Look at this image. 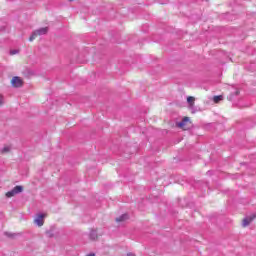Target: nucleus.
<instances>
[{
	"mask_svg": "<svg viewBox=\"0 0 256 256\" xmlns=\"http://www.w3.org/2000/svg\"><path fill=\"white\" fill-rule=\"evenodd\" d=\"M49 31L48 27H44V28H40L38 30H35L32 35L29 37V41H35V39H37V37L41 36V35H47Z\"/></svg>",
	"mask_w": 256,
	"mask_h": 256,
	"instance_id": "f257e3e1",
	"label": "nucleus"
},
{
	"mask_svg": "<svg viewBox=\"0 0 256 256\" xmlns=\"http://www.w3.org/2000/svg\"><path fill=\"white\" fill-rule=\"evenodd\" d=\"M177 127L183 129V131H188L191 127V120L189 117L185 116L181 122L177 123Z\"/></svg>",
	"mask_w": 256,
	"mask_h": 256,
	"instance_id": "f03ea898",
	"label": "nucleus"
},
{
	"mask_svg": "<svg viewBox=\"0 0 256 256\" xmlns=\"http://www.w3.org/2000/svg\"><path fill=\"white\" fill-rule=\"evenodd\" d=\"M23 193V186H15L11 191L6 192V197L11 198Z\"/></svg>",
	"mask_w": 256,
	"mask_h": 256,
	"instance_id": "7ed1b4c3",
	"label": "nucleus"
},
{
	"mask_svg": "<svg viewBox=\"0 0 256 256\" xmlns=\"http://www.w3.org/2000/svg\"><path fill=\"white\" fill-rule=\"evenodd\" d=\"M45 217H47V213L38 214L34 219V223L38 225V227H43V225L45 224Z\"/></svg>",
	"mask_w": 256,
	"mask_h": 256,
	"instance_id": "20e7f679",
	"label": "nucleus"
},
{
	"mask_svg": "<svg viewBox=\"0 0 256 256\" xmlns=\"http://www.w3.org/2000/svg\"><path fill=\"white\" fill-rule=\"evenodd\" d=\"M256 219V214H252L250 216H247L242 220V227H249L253 221Z\"/></svg>",
	"mask_w": 256,
	"mask_h": 256,
	"instance_id": "39448f33",
	"label": "nucleus"
},
{
	"mask_svg": "<svg viewBox=\"0 0 256 256\" xmlns=\"http://www.w3.org/2000/svg\"><path fill=\"white\" fill-rule=\"evenodd\" d=\"M11 85L16 87V88H19V87H23V79H21L20 77L18 76H14L12 79H11Z\"/></svg>",
	"mask_w": 256,
	"mask_h": 256,
	"instance_id": "423d86ee",
	"label": "nucleus"
},
{
	"mask_svg": "<svg viewBox=\"0 0 256 256\" xmlns=\"http://www.w3.org/2000/svg\"><path fill=\"white\" fill-rule=\"evenodd\" d=\"M7 153H11V146L5 145L3 149H0V155H5Z\"/></svg>",
	"mask_w": 256,
	"mask_h": 256,
	"instance_id": "0eeeda50",
	"label": "nucleus"
},
{
	"mask_svg": "<svg viewBox=\"0 0 256 256\" xmlns=\"http://www.w3.org/2000/svg\"><path fill=\"white\" fill-rule=\"evenodd\" d=\"M127 219H129V215L123 214L122 216H119L118 218H116V222L121 223L123 221H127Z\"/></svg>",
	"mask_w": 256,
	"mask_h": 256,
	"instance_id": "6e6552de",
	"label": "nucleus"
},
{
	"mask_svg": "<svg viewBox=\"0 0 256 256\" xmlns=\"http://www.w3.org/2000/svg\"><path fill=\"white\" fill-rule=\"evenodd\" d=\"M98 236H97V230H91L90 232V239H92V241L97 240Z\"/></svg>",
	"mask_w": 256,
	"mask_h": 256,
	"instance_id": "1a4fd4ad",
	"label": "nucleus"
},
{
	"mask_svg": "<svg viewBox=\"0 0 256 256\" xmlns=\"http://www.w3.org/2000/svg\"><path fill=\"white\" fill-rule=\"evenodd\" d=\"M187 103H189V105H191V107H193V105H195V97L189 96L187 98Z\"/></svg>",
	"mask_w": 256,
	"mask_h": 256,
	"instance_id": "9d476101",
	"label": "nucleus"
},
{
	"mask_svg": "<svg viewBox=\"0 0 256 256\" xmlns=\"http://www.w3.org/2000/svg\"><path fill=\"white\" fill-rule=\"evenodd\" d=\"M214 103H219L220 101H223V95H218L213 97Z\"/></svg>",
	"mask_w": 256,
	"mask_h": 256,
	"instance_id": "9b49d317",
	"label": "nucleus"
},
{
	"mask_svg": "<svg viewBox=\"0 0 256 256\" xmlns=\"http://www.w3.org/2000/svg\"><path fill=\"white\" fill-rule=\"evenodd\" d=\"M5 103V98L3 95L0 94V107H3V104Z\"/></svg>",
	"mask_w": 256,
	"mask_h": 256,
	"instance_id": "f8f14e48",
	"label": "nucleus"
},
{
	"mask_svg": "<svg viewBox=\"0 0 256 256\" xmlns=\"http://www.w3.org/2000/svg\"><path fill=\"white\" fill-rule=\"evenodd\" d=\"M17 53H19L18 50H12V51H10V55H17Z\"/></svg>",
	"mask_w": 256,
	"mask_h": 256,
	"instance_id": "ddd939ff",
	"label": "nucleus"
},
{
	"mask_svg": "<svg viewBox=\"0 0 256 256\" xmlns=\"http://www.w3.org/2000/svg\"><path fill=\"white\" fill-rule=\"evenodd\" d=\"M127 256H136L134 253H128Z\"/></svg>",
	"mask_w": 256,
	"mask_h": 256,
	"instance_id": "4468645a",
	"label": "nucleus"
},
{
	"mask_svg": "<svg viewBox=\"0 0 256 256\" xmlns=\"http://www.w3.org/2000/svg\"><path fill=\"white\" fill-rule=\"evenodd\" d=\"M86 256H95V253L88 254Z\"/></svg>",
	"mask_w": 256,
	"mask_h": 256,
	"instance_id": "2eb2a0df",
	"label": "nucleus"
}]
</instances>
